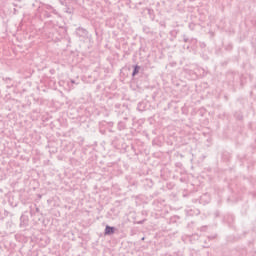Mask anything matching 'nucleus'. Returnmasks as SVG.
Wrapping results in <instances>:
<instances>
[{
    "instance_id": "f257e3e1",
    "label": "nucleus",
    "mask_w": 256,
    "mask_h": 256,
    "mask_svg": "<svg viewBox=\"0 0 256 256\" xmlns=\"http://www.w3.org/2000/svg\"><path fill=\"white\" fill-rule=\"evenodd\" d=\"M113 233H115V228L110 227V226H106L105 234L106 235H113Z\"/></svg>"
},
{
    "instance_id": "f03ea898",
    "label": "nucleus",
    "mask_w": 256,
    "mask_h": 256,
    "mask_svg": "<svg viewBox=\"0 0 256 256\" xmlns=\"http://www.w3.org/2000/svg\"><path fill=\"white\" fill-rule=\"evenodd\" d=\"M45 9H46L47 11H52V13H54V15H57V10H55V9L53 8V6H51V5H46V6H45Z\"/></svg>"
},
{
    "instance_id": "7ed1b4c3",
    "label": "nucleus",
    "mask_w": 256,
    "mask_h": 256,
    "mask_svg": "<svg viewBox=\"0 0 256 256\" xmlns=\"http://www.w3.org/2000/svg\"><path fill=\"white\" fill-rule=\"evenodd\" d=\"M138 71H139V67H135V69H134V73H133V75H135L136 73H138Z\"/></svg>"
},
{
    "instance_id": "20e7f679",
    "label": "nucleus",
    "mask_w": 256,
    "mask_h": 256,
    "mask_svg": "<svg viewBox=\"0 0 256 256\" xmlns=\"http://www.w3.org/2000/svg\"><path fill=\"white\" fill-rule=\"evenodd\" d=\"M45 16L46 17H51V15L47 11L45 12Z\"/></svg>"
}]
</instances>
